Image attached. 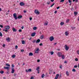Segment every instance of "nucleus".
Returning a JSON list of instances; mask_svg holds the SVG:
<instances>
[{
  "label": "nucleus",
  "instance_id": "nucleus-1",
  "mask_svg": "<svg viewBox=\"0 0 79 79\" xmlns=\"http://www.w3.org/2000/svg\"><path fill=\"white\" fill-rule=\"evenodd\" d=\"M13 16L15 19H21L23 18V16L22 15H19L18 17H17V15L16 13H15L13 15Z\"/></svg>",
  "mask_w": 79,
  "mask_h": 79
},
{
  "label": "nucleus",
  "instance_id": "nucleus-2",
  "mask_svg": "<svg viewBox=\"0 0 79 79\" xmlns=\"http://www.w3.org/2000/svg\"><path fill=\"white\" fill-rule=\"evenodd\" d=\"M35 13L36 14V15H39L40 14V12H39L37 10H35Z\"/></svg>",
  "mask_w": 79,
  "mask_h": 79
},
{
  "label": "nucleus",
  "instance_id": "nucleus-3",
  "mask_svg": "<svg viewBox=\"0 0 79 79\" xmlns=\"http://www.w3.org/2000/svg\"><path fill=\"white\" fill-rule=\"evenodd\" d=\"M57 55L59 57H61L62 56V54H61V53L60 52H58L57 53Z\"/></svg>",
  "mask_w": 79,
  "mask_h": 79
},
{
  "label": "nucleus",
  "instance_id": "nucleus-4",
  "mask_svg": "<svg viewBox=\"0 0 79 79\" xmlns=\"http://www.w3.org/2000/svg\"><path fill=\"white\" fill-rule=\"evenodd\" d=\"M49 40H50V41L52 42V41H53V40H54V38L53 36H51L49 38Z\"/></svg>",
  "mask_w": 79,
  "mask_h": 79
},
{
  "label": "nucleus",
  "instance_id": "nucleus-5",
  "mask_svg": "<svg viewBox=\"0 0 79 79\" xmlns=\"http://www.w3.org/2000/svg\"><path fill=\"white\" fill-rule=\"evenodd\" d=\"M65 50H66L67 51H68V50L69 48V47H68L67 45H65Z\"/></svg>",
  "mask_w": 79,
  "mask_h": 79
},
{
  "label": "nucleus",
  "instance_id": "nucleus-6",
  "mask_svg": "<svg viewBox=\"0 0 79 79\" xmlns=\"http://www.w3.org/2000/svg\"><path fill=\"white\" fill-rule=\"evenodd\" d=\"M39 49V48H37V49L35 51V52L38 53H39V51H40Z\"/></svg>",
  "mask_w": 79,
  "mask_h": 79
},
{
  "label": "nucleus",
  "instance_id": "nucleus-7",
  "mask_svg": "<svg viewBox=\"0 0 79 79\" xmlns=\"http://www.w3.org/2000/svg\"><path fill=\"white\" fill-rule=\"evenodd\" d=\"M11 70H12L11 71V73H15V69L13 68H12L11 69Z\"/></svg>",
  "mask_w": 79,
  "mask_h": 79
},
{
  "label": "nucleus",
  "instance_id": "nucleus-8",
  "mask_svg": "<svg viewBox=\"0 0 79 79\" xmlns=\"http://www.w3.org/2000/svg\"><path fill=\"white\" fill-rule=\"evenodd\" d=\"M10 29V26H6V27H5V29Z\"/></svg>",
  "mask_w": 79,
  "mask_h": 79
},
{
  "label": "nucleus",
  "instance_id": "nucleus-9",
  "mask_svg": "<svg viewBox=\"0 0 79 79\" xmlns=\"http://www.w3.org/2000/svg\"><path fill=\"white\" fill-rule=\"evenodd\" d=\"M4 69H7V70H10V67H4Z\"/></svg>",
  "mask_w": 79,
  "mask_h": 79
},
{
  "label": "nucleus",
  "instance_id": "nucleus-10",
  "mask_svg": "<svg viewBox=\"0 0 79 79\" xmlns=\"http://www.w3.org/2000/svg\"><path fill=\"white\" fill-rule=\"evenodd\" d=\"M39 69H40V67H38L36 69V70H37V71H38V74H39L40 72L39 71H40V70H39Z\"/></svg>",
  "mask_w": 79,
  "mask_h": 79
},
{
  "label": "nucleus",
  "instance_id": "nucleus-11",
  "mask_svg": "<svg viewBox=\"0 0 79 79\" xmlns=\"http://www.w3.org/2000/svg\"><path fill=\"white\" fill-rule=\"evenodd\" d=\"M20 6H24V3L22 2H20Z\"/></svg>",
  "mask_w": 79,
  "mask_h": 79
},
{
  "label": "nucleus",
  "instance_id": "nucleus-12",
  "mask_svg": "<svg viewBox=\"0 0 79 79\" xmlns=\"http://www.w3.org/2000/svg\"><path fill=\"white\" fill-rule=\"evenodd\" d=\"M36 34V33H35V32H34L31 34V36L32 37H34V36H35V35Z\"/></svg>",
  "mask_w": 79,
  "mask_h": 79
},
{
  "label": "nucleus",
  "instance_id": "nucleus-13",
  "mask_svg": "<svg viewBox=\"0 0 79 79\" xmlns=\"http://www.w3.org/2000/svg\"><path fill=\"white\" fill-rule=\"evenodd\" d=\"M12 30L14 32H16V31H17V30L14 27L12 28Z\"/></svg>",
  "mask_w": 79,
  "mask_h": 79
},
{
  "label": "nucleus",
  "instance_id": "nucleus-14",
  "mask_svg": "<svg viewBox=\"0 0 79 79\" xmlns=\"http://www.w3.org/2000/svg\"><path fill=\"white\" fill-rule=\"evenodd\" d=\"M40 42V40L39 39H38L36 41V43H39Z\"/></svg>",
  "mask_w": 79,
  "mask_h": 79
},
{
  "label": "nucleus",
  "instance_id": "nucleus-15",
  "mask_svg": "<svg viewBox=\"0 0 79 79\" xmlns=\"http://www.w3.org/2000/svg\"><path fill=\"white\" fill-rule=\"evenodd\" d=\"M6 40H7V42H10V38L9 37L6 38Z\"/></svg>",
  "mask_w": 79,
  "mask_h": 79
},
{
  "label": "nucleus",
  "instance_id": "nucleus-16",
  "mask_svg": "<svg viewBox=\"0 0 79 79\" xmlns=\"http://www.w3.org/2000/svg\"><path fill=\"white\" fill-rule=\"evenodd\" d=\"M29 56H33V53L32 52H30L29 54Z\"/></svg>",
  "mask_w": 79,
  "mask_h": 79
},
{
  "label": "nucleus",
  "instance_id": "nucleus-17",
  "mask_svg": "<svg viewBox=\"0 0 79 79\" xmlns=\"http://www.w3.org/2000/svg\"><path fill=\"white\" fill-rule=\"evenodd\" d=\"M78 14V13H77V12H74V16H77V15Z\"/></svg>",
  "mask_w": 79,
  "mask_h": 79
},
{
  "label": "nucleus",
  "instance_id": "nucleus-18",
  "mask_svg": "<svg viewBox=\"0 0 79 79\" xmlns=\"http://www.w3.org/2000/svg\"><path fill=\"white\" fill-rule=\"evenodd\" d=\"M66 74L67 76H69V72H68V71H67L66 72Z\"/></svg>",
  "mask_w": 79,
  "mask_h": 79
},
{
  "label": "nucleus",
  "instance_id": "nucleus-19",
  "mask_svg": "<svg viewBox=\"0 0 79 79\" xmlns=\"http://www.w3.org/2000/svg\"><path fill=\"white\" fill-rule=\"evenodd\" d=\"M44 35H41V36H40V39H44Z\"/></svg>",
  "mask_w": 79,
  "mask_h": 79
},
{
  "label": "nucleus",
  "instance_id": "nucleus-20",
  "mask_svg": "<svg viewBox=\"0 0 79 79\" xmlns=\"http://www.w3.org/2000/svg\"><path fill=\"white\" fill-rule=\"evenodd\" d=\"M65 34V35H68V34H69L68 33L67 31H66Z\"/></svg>",
  "mask_w": 79,
  "mask_h": 79
},
{
  "label": "nucleus",
  "instance_id": "nucleus-21",
  "mask_svg": "<svg viewBox=\"0 0 79 79\" xmlns=\"http://www.w3.org/2000/svg\"><path fill=\"white\" fill-rule=\"evenodd\" d=\"M37 27H35L33 28V30H36L37 29Z\"/></svg>",
  "mask_w": 79,
  "mask_h": 79
},
{
  "label": "nucleus",
  "instance_id": "nucleus-22",
  "mask_svg": "<svg viewBox=\"0 0 79 79\" xmlns=\"http://www.w3.org/2000/svg\"><path fill=\"white\" fill-rule=\"evenodd\" d=\"M15 57H16V55H12V57L13 58H15Z\"/></svg>",
  "mask_w": 79,
  "mask_h": 79
},
{
  "label": "nucleus",
  "instance_id": "nucleus-23",
  "mask_svg": "<svg viewBox=\"0 0 79 79\" xmlns=\"http://www.w3.org/2000/svg\"><path fill=\"white\" fill-rule=\"evenodd\" d=\"M60 24L61 26H63V25L64 24V22H61Z\"/></svg>",
  "mask_w": 79,
  "mask_h": 79
},
{
  "label": "nucleus",
  "instance_id": "nucleus-24",
  "mask_svg": "<svg viewBox=\"0 0 79 79\" xmlns=\"http://www.w3.org/2000/svg\"><path fill=\"white\" fill-rule=\"evenodd\" d=\"M6 66H9V67H10V64H6Z\"/></svg>",
  "mask_w": 79,
  "mask_h": 79
},
{
  "label": "nucleus",
  "instance_id": "nucleus-25",
  "mask_svg": "<svg viewBox=\"0 0 79 79\" xmlns=\"http://www.w3.org/2000/svg\"><path fill=\"white\" fill-rule=\"evenodd\" d=\"M0 73L1 74H3V73H4V71H1Z\"/></svg>",
  "mask_w": 79,
  "mask_h": 79
},
{
  "label": "nucleus",
  "instance_id": "nucleus-26",
  "mask_svg": "<svg viewBox=\"0 0 79 79\" xmlns=\"http://www.w3.org/2000/svg\"><path fill=\"white\" fill-rule=\"evenodd\" d=\"M61 57L62 59H64L65 58V57H64V55H62Z\"/></svg>",
  "mask_w": 79,
  "mask_h": 79
},
{
  "label": "nucleus",
  "instance_id": "nucleus-27",
  "mask_svg": "<svg viewBox=\"0 0 79 79\" xmlns=\"http://www.w3.org/2000/svg\"><path fill=\"white\" fill-rule=\"evenodd\" d=\"M50 52V53H51V55H53V53H54V52L53 51H51L50 52Z\"/></svg>",
  "mask_w": 79,
  "mask_h": 79
},
{
  "label": "nucleus",
  "instance_id": "nucleus-28",
  "mask_svg": "<svg viewBox=\"0 0 79 79\" xmlns=\"http://www.w3.org/2000/svg\"><path fill=\"white\" fill-rule=\"evenodd\" d=\"M48 25V22H47V23H44V26H47Z\"/></svg>",
  "mask_w": 79,
  "mask_h": 79
},
{
  "label": "nucleus",
  "instance_id": "nucleus-29",
  "mask_svg": "<svg viewBox=\"0 0 79 79\" xmlns=\"http://www.w3.org/2000/svg\"><path fill=\"white\" fill-rule=\"evenodd\" d=\"M22 44H25V41L24 40H23L22 41Z\"/></svg>",
  "mask_w": 79,
  "mask_h": 79
},
{
  "label": "nucleus",
  "instance_id": "nucleus-30",
  "mask_svg": "<svg viewBox=\"0 0 79 79\" xmlns=\"http://www.w3.org/2000/svg\"><path fill=\"white\" fill-rule=\"evenodd\" d=\"M44 76H45V75H44V74H43L42 75L41 77L42 78H44Z\"/></svg>",
  "mask_w": 79,
  "mask_h": 79
},
{
  "label": "nucleus",
  "instance_id": "nucleus-31",
  "mask_svg": "<svg viewBox=\"0 0 79 79\" xmlns=\"http://www.w3.org/2000/svg\"><path fill=\"white\" fill-rule=\"evenodd\" d=\"M56 77L57 78H58V77H59V74H57Z\"/></svg>",
  "mask_w": 79,
  "mask_h": 79
},
{
  "label": "nucleus",
  "instance_id": "nucleus-32",
  "mask_svg": "<svg viewBox=\"0 0 79 79\" xmlns=\"http://www.w3.org/2000/svg\"><path fill=\"white\" fill-rule=\"evenodd\" d=\"M32 71V69H28V72H31Z\"/></svg>",
  "mask_w": 79,
  "mask_h": 79
},
{
  "label": "nucleus",
  "instance_id": "nucleus-33",
  "mask_svg": "<svg viewBox=\"0 0 79 79\" xmlns=\"http://www.w3.org/2000/svg\"><path fill=\"white\" fill-rule=\"evenodd\" d=\"M3 31H5L6 32H8V30H7V29H6V30L3 29Z\"/></svg>",
  "mask_w": 79,
  "mask_h": 79
},
{
  "label": "nucleus",
  "instance_id": "nucleus-34",
  "mask_svg": "<svg viewBox=\"0 0 79 79\" xmlns=\"http://www.w3.org/2000/svg\"><path fill=\"white\" fill-rule=\"evenodd\" d=\"M46 77H48V73H46Z\"/></svg>",
  "mask_w": 79,
  "mask_h": 79
},
{
  "label": "nucleus",
  "instance_id": "nucleus-35",
  "mask_svg": "<svg viewBox=\"0 0 79 79\" xmlns=\"http://www.w3.org/2000/svg\"><path fill=\"white\" fill-rule=\"evenodd\" d=\"M76 70L75 69H73L72 70V71L73 72H76Z\"/></svg>",
  "mask_w": 79,
  "mask_h": 79
},
{
  "label": "nucleus",
  "instance_id": "nucleus-36",
  "mask_svg": "<svg viewBox=\"0 0 79 79\" xmlns=\"http://www.w3.org/2000/svg\"><path fill=\"white\" fill-rule=\"evenodd\" d=\"M74 68H77V65H76L75 66H74Z\"/></svg>",
  "mask_w": 79,
  "mask_h": 79
},
{
  "label": "nucleus",
  "instance_id": "nucleus-37",
  "mask_svg": "<svg viewBox=\"0 0 79 79\" xmlns=\"http://www.w3.org/2000/svg\"><path fill=\"white\" fill-rule=\"evenodd\" d=\"M69 19H67L66 20V23H68V22H69Z\"/></svg>",
  "mask_w": 79,
  "mask_h": 79
},
{
  "label": "nucleus",
  "instance_id": "nucleus-38",
  "mask_svg": "<svg viewBox=\"0 0 79 79\" xmlns=\"http://www.w3.org/2000/svg\"><path fill=\"white\" fill-rule=\"evenodd\" d=\"M34 79V77L33 76H31L30 79Z\"/></svg>",
  "mask_w": 79,
  "mask_h": 79
},
{
  "label": "nucleus",
  "instance_id": "nucleus-39",
  "mask_svg": "<svg viewBox=\"0 0 79 79\" xmlns=\"http://www.w3.org/2000/svg\"><path fill=\"white\" fill-rule=\"evenodd\" d=\"M21 52H24V50L23 49H22L21 50Z\"/></svg>",
  "mask_w": 79,
  "mask_h": 79
},
{
  "label": "nucleus",
  "instance_id": "nucleus-40",
  "mask_svg": "<svg viewBox=\"0 0 79 79\" xmlns=\"http://www.w3.org/2000/svg\"><path fill=\"white\" fill-rule=\"evenodd\" d=\"M15 67V65L14 64H12V68H14Z\"/></svg>",
  "mask_w": 79,
  "mask_h": 79
},
{
  "label": "nucleus",
  "instance_id": "nucleus-41",
  "mask_svg": "<svg viewBox=\"0 0 79 79\" xmlns=\"http://www.w3.org/2000/svg\"><path fill=\"white\" fill-rule=\"evenodd\" d=\"M0 36L2 37V33L1 32H0Z\"/></svg>",
  "mask_w": 79,
  "mask_h": 79
},
{
  "label": "nucleus",
  "instance_id": "nucleus-42",
  "mask_svg": "<svg viewBox=\"0 0 79 79\" xmlns=\"http://www.w3.org/2000/svg\"><path fill=\"white\" fill-rule=\"evenodd\" d=\"M59 67H60V69H62V65H60V66Z\"/></svg>",
  "mask_w": 79,
  "mask_h": 79
},
{
  "label": "nucleus",
  "instance_id": "nucleus-43",
  "mask_svg": "<svg viewBox=\"0 0 79 79\" xmlns=\"http://www.w3.org/2000/svg\"><path fill=\"white\" fill-rule=\"evenodd\" d=\"M52 73V71L51 70H49V74Z\"/></svg>",
  "mask_w": 79,
  "mask_h": 79
},
{
  "label": "nucleus",
  "instance_id": "nucleus-44",
  "mask_svg": "<svg viewBox=\"0 0 79 79\" xmlns=\"http://www.w3.org/2000/svg\"><path fill=\"white\" fill-rule=\"evenodd\" d=\"M75 61H78V59L76 58L75 59Z\"/></svg>",
  "mask_w": 79,
  "mask_h": 79
},
{
  "label": "nucleus",
  "instance_id": "nucleus-45",
  "mask_svg": "<svg viewBox=\"0 0 79 79\" xmlns=\"http://www.w3.org/2000/svg\"><path fill=\"white\" fill-rule=\"evenodd\" d=\"M19 31L20 32H22V30H21V29L19 30Z\"/></svg>",
  "mask_w": 79,
  "mask_h": 79
},
{
  "label": "nucleus",
  "instance_id": "nucleus-46",
  "mask_svg": "<svg viewBox=\"0 0 79 79\" xmlns=\"http://www.w3.org/2000/svg\"><path fill=\"white\" fill-rule=\"evenodd\" d=\"M64 1V0H61L60 1V2H63Z\"/></svg>",
  "mask_w": 79,
  "mask_h": 79
},
{
  "label": "nucleus",
  "instance_id": "nucleus-47",
  "mask_svg": "<svg viewBox=\"0 0 79 79\" xmlns=\"http://www.w3.org/2000/svg\"><path fill=\"white\" fill-rule=\"evenodd\" d=\"M42 45H43V44H42V43H40V46H42Z\"/></svg>",
  "mask_w": 79,
  "mask_h": 79
},
{
  "label": "nucleus",
  "instance_id": "nucleus-48",
  "mask_svg": "<svg viewBox=\"0 0 79 79\" xmlns=\"http://www.w3.org/2000/svg\"><path fill=\"white\" fill-rule=\"evenodd\" d=\"M55 5V3H54L53 4H52V5L51 6V7H52L53 5Z\"/></svg>",
  "mask_w": 79,
  "mask_h": 79
},
{
  "label": "nucleus",
  "instance_id": "nucleus-49",
  "mask_svg": "<svg viewBox=\"0 0 79 79\" xmlns=\"http://www.w3.org/2000/svg\"><path fill=\"white\" fill-rule=\"evenodd\" d=\"M0 27L2 28H3V26L2 25H0Z\"/></svg>",
  "mask_w": 79,
  "mask_h": 79
},
{
  "label": "nucleus",
  "instance_id": "nucleus-50",
  "mask_svg": "<svg viewBox=\"0 0 79 79\" xmlns=\"http://www.w3.org/2000/svg\"><path fill=\"white\" fill-rule=\"evenodd\" d=\"M71 10L73 11V10H74V8L73 7H72L71 8Z\"/></svg>",
  "mask_w": 79,
  "mask_h": 79
},
{
  "label": "nucleus",
  "instance_id": "nucleus-51",
  "mask_svg": "<svg viewBox=\"0 0 79 79\" xmlns=\"http://www.w3.org/2000/svg\"><path fill=\"white\" fill-rule=\"evenodd\" d=\"M75 10H76V9H77V6H75Z\"/></svg>",
  "mask_w": 79,
  "mask_h": 79
},
{
  "label": "nucleus",
  "instance_id": "nucleus-52",
  "mask_svg": "<svg viewBox=\"0 0 79 79\" xmlns=\"http://www.w3.org/2000/svg\"><path fill=\"white\" fill-rule=\"evenodd\" d=\"M77 54L79 55V50H77Z\"/></svg>",
  "mask_w": 79,
  "mask_h": 79
},
{
  "label": "nucleus",
  "instance_id": "nucleus-53",
  "mask_svg": "<svg viewBox=\"0 0 79 79\" xmlns=\"http://www.w3.org/2000/svg\"><path fill=\"white\" fill-rule=\"evenodd\" d=\"M18 46L16 45V46H15V49H17V48H18Z\"/></svg>",
  "mask_w": 79,
  "mask_h": 79
},
{
  "label": "nucleus",
  "instance_id": "nucleus-54",
  "mask_svg": "<svg viewBox=\"0 0 79 79\" xmlns=\"http://www.w3.org/2000/svg\"><path fill=\"white\" fill-rule=\"evenodd\" d=\"M2 47H5V44H3V46H2Z\"/></svg>",
  "mask_w": 79,
  "mask_h": 79
},
{
  "label": "nucleus",
  "instance_id": "nucleus-55",
  "mask_svg": "<svg viewBox=\"0 0 79 79\" xmlns=\"http://www.w3.org/2000/svg\"><path fill=\"white\" fill-rule=\"evenodd\" d=\"M50 2H47V4H48V5H49V4H50Z\"/></svg>",
  "mask_w": 79,
  "mask_h": 79
},
{
  "label": "nucleus",
  "instance_id": "nucleus-56",
  "mask_svg": "<svg viewBox=\"0 0 79 79\" xmlns=\"http://www.w3.org/2000/svg\"><path fill=\"white\" fill-rule=\"evenodd\" d=\"M78 2V0H75V3H77Z\"/></svg>",
  "mask_w": 79,
  "mask_h": 79
},
{
  "label": "nucleus",
  "instance_id": "nucleus-57",
  "mask_svg": "<svg viewBox=\"0 0 79 79\" xmlns=\"http://www.w3.org/2000/svg\"><path fill=\"white\" fill-rule=\"evenodd\" d=\"M69 3H71V0H69Z\"/></svg>",
  "mask_w": 79,
  "mask_h": 79
},
{
  "label": "nucleus",
  "instance_id": "nucleus-58",
  "mask_svg": "<svg viewBox=\"0 0 79 79\" xmlns=\"http://www.w3.org/2000/svg\"><path fill=\"white\" fill-rule=\"evenodd\" d=\"M75 28H76L75 27H72V30H73V29H75Z\"/></svg>",
  "mask_w": 79,
  "mask_h": 79
},
{
  "label": "nucleus",
  "instance_id": "nucleus-59",
  "mask_svg": "<svg viewBox=\"0 0 79 79\" xmlns=\"http://www.w3.org/2000/svg\"><path fill=\"white\" fill-rule=\"evenodd\" d=\"M26 71L27 73H28V72H29V70H26Z\"/></svg>",
  "mask_w": 79,
  "mask_h": 79
},
{
  "label": "nucleus",
  "instance_id": "nucleus-60",
  "mask_svg": "<svg viewBox=\"0 0 79 79\" xmlns=\"http://www.w3.org/2000/svg\"><path fill=\"white\" fill-rule=\"evenodd\" d=\"M32 18L31 17L30 18V21H31V20H32Z\"/></svg>",
  "mask_w": 79,
  "mask_h": 79
},
{
  "label": "nucleus",
  "instance_id": "nucleus-61",
  "mask_svg": "<svg viewBox=\"0 0 79 79\" xmlns=\"http://www.w3.org/2000/svg\"><path fill=\"white\" fill-rule=\"evenodd\" d=\"M57 13V11H55L54 12L55 14H56Z\"/></svg>",
  "mask_w": 79,
  "mask_h": 79
},
{
  "label": "nucleus",
  "instance_id": "nucleus-62",
  "mask_svg": "<svg viewBox=\"0 0 79 79\" xmlns=\"http://www.w3.org/2000/svg\"><path fill=\"white\" fill-rule=\"evenodd\" d=\"M61 75L60 74L59 76V78H61Z\"/></svg>",
  "mask_w": 79,
  "mask_h": 79
},
{
  "label": "nucleus",
  "instance_id": "nucleus-63",
  "mask_svg": "<svg viewBox=\"0 0 79 79\" xmlns=\"http://www.w3.org/2000/svg\"><path fill=\"white\" fill-rule=\"evenodd\" d=\"M6 73L7 74H9V71L7 72Z\"/></svg>",
  "mask_w": 79,
  "mask_h": 79
},
{
  "label": "nucleus",
  "instance_id": "nucleus-64",
  "mask_svg": "<svg viewBox=\"0 0 79 79\" xmlns=\"http://www.w3.org/2000/svg\"><path fill=\"white\" fill-rule=\"evenodd\" d=\"M55 79H58V78L56 77H55Z\"/></svg>",
  "mask_w": 79,
  "mask_h": 79
}]
</instances>
